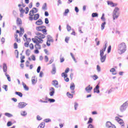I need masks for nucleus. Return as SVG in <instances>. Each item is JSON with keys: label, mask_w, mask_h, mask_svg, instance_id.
<instances>
[{"label": "nucleus", "mask_w": 128, "mask_h": 128, "mask_svg": "<svg viewBox=\"0 0 128 128\" xmlns=\"http://www.w3.org/2000/svg\"><path fill=\"white\" fill-rule=\"evenodd\" d=\"M12 126V122L11 121H8L7 122V126Z\"/></svg>", "instance_id": "09e8293b"}, {"label": "nucleus", "mask_w": 128, "mask_h": 128, "mask_svg": "<svg viewBox=\"0 0 128 128\" xmlns=\"http://www.w3.org/2000/svg\"><path fill=\"white\" fill-rule=\"evenodd\" d=\"M107 4L108 6H112L113 8L114 6H116V4H114L112 2H110V1H108V0L107 1Z\"/></svg>", "instance_id": "aec40b11"}, {"label": "nucleus", "mask_w": 128, "mask_h": 128, "mask_svg": "<svg viewBox=\"0 0 128 128\" xmlns=\"http://www.w3.org/2000/svg\"><path fill=\"white\" fill-rule=\"evenodd\" d=\"M93 120H94L92 119V118H90L88 122V124H92V122Z\"/></svg>", "instance_id": "c03bdc74"}, {"label": "nucleus", "mask_w": 128, "mask_h": 128, "mask_svg": "<svg viewBox=\"0 0 128 128\" xmlns=\"http://www.w3.org/2000/svg\"><path fill=\"white\" fill-rule=\"evenodd\" d=\"M35 40H33L34 44H42V42H44V40L42 39H39L38 40V38L35 39Z\"/></svg>", "instance_id": "4468645a"}, {"label": "nucleus", "mask_w": 128, "mask_h": 128, "mask_svg": "<svg viewBox=\"0 0 128 128\" xmlns=\"http://www.w3.org/2000/svg\"><path fill=\"white\" fill-rule=\"evenodd\" d=\"M68 12H70V10H68V9H66V10H65L64 12V16H68Z\"/></svg>", "instance_id": "58836bf2"}, {"label": "nucleus", "mask_w": 128, "mask_h": 128, "mask_svg": "<svg viewBox=\"0 0 128 128\" xmlns=\"http://www.w3.org/2000/svg\"><path fill=\"white\" fill-rule=\"evenodd\" d=\"M38 12V10L36 9V8H33L32 10H30V13H29V16H34V14H36Z\"/></svg>", "instance_id": "6e6552de"}, {"label": "nucleus", "mask_w": 128, "mask_h": 128, "mask_svg": "<svg viewBox=\"0 0 128 128\" xmlns=\"http://www.w3.org/2000/svg\"><path fill=\"white\" fill-rule=\"evenodd\" d=\"M96 70L98 72H100V70H101L100 66L99 65H97Z\"/></svg>", "instance_id": "603ef678"}, {"label": "nucleus", "mask_w": 128, "mask_h": 128, "mask_svg": "<svg viewBox=\"0 0 128 128\" xmlns=\"http://www.w3.org/2000/svg\"><path fill=\"white\" fill-rule=\"evenodd\" d=\"M98 76L94 74L93 76V80H98Z\"/></svg>", "instance_id": "864d4df0"}, {"label": "nucleus", "mask_w": 128, "mask_h": 128, "mask_svg": "<svg viewBox=\"0 0 128 128\" xmlns=\"http://www.w3.org/2000/svg\"><path fill=\"white\" fill-rule=\"evenodd\" d=\"M118 122V124H121V126H124V121L120 119V120H119Z\"/></svg>", "instance_id": "a18cd8bd"}, {"label": "nucleus", "mask_w": 128, "mask_h": 128, "mask_svg": "<svg viewBox=\"0 0 128 128\" xmlns=\"http://www.w3.org/2000/svg\"><path fill=\"white\" fill-rule=\"evenodd\" d=\"M40 68H42V67H40V66H38V67L37 70H36L38 74H40Z\"/></svg>", "instance_id": "8fccbe9b"}, {"label": "nucleus", "mask_w": 128, "mask_h": 128, "mask_svg": "<svg viewBox=\"0 0 128 128\" xmlns=\"http://www.w3.org/2000/svg\"><path fill=\"white\" fill-rule=\"evenodd\" d=\"M118 10H120V8L118 7H116L113 11V20H116V18H118Z\"/></svg>", "instance_id": "f03ea898"}, {"label": "nucleus", "mask_w": 128, "mask_h": 128, "mask_svg": "<svg viewBox=\"0 0 128 128\" xmlns=\"http://www.w3.org/2000/svg\"><path fill=\"white\" fill-rule=\"evenodd\" d=\"M62 76H64V78H68V74H66V73L64 72H62Z\"/></svg>", "instance_id": "a19ab883"}, {"label": "nucleus", "mask_w": 128, "mask_h": 128, "mask_svg": "<svg viewBox=\"0 0 128 128\" xmlns=\"http://www.w3.org/2000/svg\"><path fill=\"white\" fill-rule=\"evenodd\" d=\"M30 50H34V44L31 43V44H30Z\"/></svg>", "instance_id": "69168bd1"}, {"label": "nucleus", "mask_w": 128, "mask_h": 128, "mask_svg": "<svg viewBox=\"0 0 128 128\" xmlns=\"http://www.w3.org/2000/svg\"><path fill=\"white\" fill-rule=\"evenodd\" d=\"M100 18L102 20V22H104L101 24V30H104V26L106 24V18H104V14L103 13L102 14V16Z\"/></svg>", "instance_id": "39448f33"}, {"label": "nucleus", "mask_w": 128, "mask_h": 128, "mask_svg": "<svg viewBox=\"0 0 128 128\" xmlns=\"http://www.w3.org/2000/svg\"><path fill=\"white\" fill-rule=\"evenodd\" d=\"M45 122H52V120L50 118H47L44 120Z\"/></svg>", "instance_id": "052dcab7"}, {"label": "nucleus", "mask_w": 128, "mask_h": 128, "mask_svg": "<svg viewBox=\"0 0 128 128\" xmlns=\"http://www.w3.org/2000/svg\"><path fill=\"white\" fill-rule=\"evenodd\" d=\"M45 24H49V22H50V21H48V18H45Z\"/></svg>", "instance_id": "5fc2aeb1"}, {"label": "nucleus", "mask_w": 128, "mask_h": 128, "mask_svg": "<svg viewBox=\"0 0 128 128\" xmlns=\"http://www.w3.org/2000/svg\"><path fill=\"white\" fill-rule=\"evenodd\" d=\"M47 42H54V40L52 38V36L50 35L47 36Z\"/></svg>", "instance_id": "412c9836"}, {"label": "nucleus", "mask_w": 128, "mask_h": 128, "mask_svg": "<svg viewBox=\"0 0 128 128\" xmlns=\"http://www.w3.org/2000/svg\"><path fill=\"white\" fill-rule=\"evenodd\" d=\"M4 114L6 116H8V118H12V114L8 112H6Z\"/></svg>", "instance_id": "f704fd0d"}, {"label": "nucleus", "mask_w": 128, "mask_h": 128, "mask_svg": "<svg viewBox=\"0 0 128 128\" xmlns=\"http://www.w3.org/2000/svg\"><path fill=\"white\" fill-rule=\"evenodd\" d=\"M20 14H24V12H26V10H24V8H20Z\"/></svg>", "instance_id": "4c0bfd02"}, {"label": "nucleus", "mask_w": 128, "mask_h": 128, "mask_svg": "<svg viewBox=\"0 0 128 128\" xmlns=\"http://www.w3.org/2000/svg\"><path fill=\"white\" fill-rule=\"evenodd\" d=\"M16 24H22V19H20L18 18H17Z\"/></svg>", "instance_id": "b1692460"}, {"label": "nucleus", "mask_w": 128, "mask_h": 128, "mask_svg": "<svg viewBox=\"0 0 128 128\" xmlns=\"http://www.w3.org/2000/svg\"><path fill=\"white\" fill-rule=\"evenodd\" d=\"M26 68H28V66H30V62L26 61Z\"/></svg>", "instance_id": "e2e57ef3"}, {"label": "nucleus", "mask_w": 128, "mask_h": 128, "mask_svg": "<svg viewBox=\"0 0 128 128\" xmlns=\"http://www.w3.org/2000/svg\"><path fill=\"white\" fill-rule=\"evenodd\" d=\"M128 107V100L124 102L120 108L121 112H124Z\"/></svg>", "instance_id": "7ed1b4c3"}, {"label": "nucleus", "mask_w": 128, "mask_h": 128, "mask_svg": "<svg viewBox=\"0 0 128 128\" xmlns=\"http://www.w3.org/2000/svg\"><path fill=\"white\" fill-rule=\"evenodd\" d=\"M12 14L14 18H16V16H18V12L14 10L12 11Z\"/></svg>", "instance_id": "473e14b6"}, {"label": "nucleus", "mask_w": 128, "mask_h": 128, "mask_svg": "<svg viewBox=\"0 0 128 128\" xmlns=\"http://www.w3.org/2000/svg\"><path fill=\"white\" fill-rule=\"evenodd\" d=\"M6 76L7 80H8V82H12V80L10 79V75H6Z\"/></svg>", "instance_id": "6e6d98bb"}, {"label": "nucleus", "mask_w": 128, "mask_h": 128, "mask_svg": "<svg viewBox=\"0 0 128 128\" xmlns=\"http://www.w3.org/2000/svg\"><path fill=\"white\" fill-rule=\"evenodd\" d=\"M15 94L18 96L20 98H22V92H16Z\"/></svg>", "instance_id": "bb28decb"}, {"label": "nucleus", "mask_w": 128, "mask_h": 128, "mask_svg": "<svg viewBox=\"0 0 128 128\" xmlns=\"http://www.w3.org/2000/svg\"><path fill=\"white\" fill-rule=\"evenodd\" d=\"M35 34L36 36H38V40H42V38H46V36L44 34H42L40 32H36Z\"/></svg>", "instance_id": "1a4fd4ad"}, {"label": "nucleus", "mask_w": 128, "mask_h": 128, "mask_svg": "<svg viewBox=\"0 0 128 128\" xmlns=\"http://www.w3.org/2000/svg\"><path fill=\"white\" fill-rule=\"evenodd\" d=\"M46 28V27L45 26H37L36 27V30H37V32H42V30H43L44 28Z\"/></svg>", "instance_id": "2eb2a0df"}, {"label": "nucleus", "mask_w": 128, "mask_h": 128, "mask_svg": "<svg viewBox=\"0 0 128 128\" xmlns=\"http://www.w3.org/2000/svg\"><path fill=\"white\" fill-rule=\"evenodd\" d=\"M48 102L52 104V102H56V100L54 98H48Z\"/></svg>", "instance_id": "c9c22d12"}, {"label": "nucleus", "mask_w": 128, "mask_h": 128, "mask_svg": "<svg viewBox=\"0 0 128 128\" xmlns=\"http://www.w3.org/2000/svg\"><path fill=\"white\" fill-rule=\"evenodd\" d=\"M30 50L28 49L26 50V56H30Z\"/></svg>", "instance_id": "e433bc0d"}, {"label": "nucleus", "mask_w": 128, "mask_h": 128, "mask_svg": "<svg viewBox=\"0 0 128 128\" xmlns=\"http://www.w3.org/2000/svg\"><path fill=\"white\" fill-rule=\"evenodd\" d=\"M78 104L76 102H75L74 106L75 110H78Z\"/></svg>", "instance_id": "79ce46f5"}, {"label": "nucleus", "mask_w": 128, "mask_h": 128, "mask_svg": "<svg viewBox=\"0 0 128 128\" xmlns=\"http://www.w3.org/2000/svg\"><path fill=\"white\" fill-rule=\"evenodd\" d=\"M31 58H32V60L36 61V56L34 55H32L31 56Z\"/></svg>", "instance_id": "bf43d9fd"}, {"label": "nucleus", "mask_w": 128, "mask_h": 128, "mask_svg": "<svg viewBox=\"0 0 128 128\" xmlns=\"http://www.w3.org/2000/svg\"><path fill=\"white\" fill-rule=\"evenodd\" d=\"M44 60H45V62H48V57L47 56H46L44 57Z\"/></svg>", "instance_id": "0e129e2a"}, {"label": "nucleus", "mask_w": 128, "mask_h": 128, "mask_svg": "<svg viewBox=\"0 0 128 128\" xmlns=\"http://www.w3.org/2000/svg\"><path fill=\"white\" fill-rule=\"evenodd\" d=\"M74 10L76 12H80V10H78V6L75 7Z\"/></svg>", "instance_id": "680f3d73"}, {"label": "nucleus", "mask_w": 128, "mask_h": 128, "mask_svg": "<svg viewBox=\"0 0 128 128\" xmlns=\"http://www.w3.org/2000/svg\"><path fill=\"white\" fill-rule=\"evenodd\" d=\"M66 96L69 98H74V95L72 94H70V92H68L66 93Z\"/></svg>", "instance_id": "c756f323"}, {"label": "nucleus", "mask_w": 128, "mask_h": 128, "mask_svg": "<svg viewBox=\"0 0 128 128\" xmlns=\"http://www.w3.org/2000/svg\"><path fill=\"white\" fill-rule=\"evenodd\" d=\"M35 24L37 26H42V24H44V22H42V19H39L36 22Z\"/></svg>", "instance_id": "dca6fc26"}, {"label": "nucleus", "mask_w": 128, "mask_h": 128, "mask_svg": "<svg viewBox=\"0 0 128 128\" xmlns=\"http://www.w3.org/2000/svg\"><path fill=\"white\" fill-rule=\"evenodd\" d=\"M50 92H49V94L50 96H54V93L56 92V90H54V87H51L50 88Z\"/></svg>", "instance_id": "9d476101"}, {"label": "nucleus", "mask_w": 128, "mask_h": 128, "mask_svg": "<svg viewBox=\"0 0 128 128\" xmlns=\"http://www.w3.org/2000/svg\"><path fill=\"white\" fill-rule=\"evenodd\" d=\"M105 45L104 46L103 48L100 50V52H105L106 50V48H108V41H105Z\"/></svg>", "instance_id": "f3484780"}, {"label": "nucleus", "mask_w": 128, "mask_h": 128, "mask_svg": "<svg viewBox=\"0 0 128 128\" xmlns=\"http://www.w3.org/2000/svg\"><path fill=\"white\" fill-rule=\"evenodd\" d=\"M41 32H43L44 34H48V33H46V32H48V30L46 28L42 30Z\"/></svg>", "instance_id": "37998d69"}, {"label": "nucleus", "mask_w": 128, "mask_h": 128, "mask_svg": "<svg viewBox=\"0 0 128 128\" xmlns=\"http://www.w3.org/2000/svg\"><path fill=\"white\" fill-rule=\"evenodd\" d=\"M106 128H116L114 124H112V122L108 121L106 124Z\"/></svg>", "instance_id": "423d86ee"}, {"label": "nucleus", "mask_w": 128, "mask_h": 128, "mask_svg": "<svg viewBox=\"0 0 128 128\" xmlns=\"http://www.w3.org/2000/svg\"><path fill=\"white\" fill-rule=\"evenodd\" d=\"M40 18V14H36L34 15V20H38Z\"/></svg>", "instance_id": "4be33fe9"}, {"label": "nucleus", "mask_w": 128, "mask_h": 128, "mask_svg": "<svg viewBox=\"0 0 128 128\" xmlns=\"http://www.w3.org/2000/svg\"><path fill=\"white\" fill-rule=\"evenodd\" d=\"M34 48L36 50H40V48H42V46H40V44L38 43L37 44H35Z\"/></svg>", "instance_id": "5701e85b"}, {"label": "nucleus", "mask_w": 128, "mask_h": 128, "mask_svg": "<svg viewBox=\"0 0 128 128\" xmlns=\"http://www.w3.org/2000/svg\"><path fill=\"white\" fill-rule=\"evenodd\" d=\"M94 92H96V94H100V83H98L96 87L94 88Z\"/></svg>", "instance_id": "9b49d317"}, {"label": "nucleus", "mask_w": 128, "mask_h": 128, "mask_svg": "<svg viewBox=\"0 0 128 128\" xmlns=\"http://www.w3.org/2000/svg\"><path fill=\"white\" fill-rule=\"evenodd\" d=\"M1 42H2V44H4V42H6V38H2L1 40H0Z\"/></svg>", "instance_id": "3c124183"}, {"label": "nucleus", "mask_w": 128, "mask_h": 128, "mask_svg": "<svg viewBox=\"0 0 128 128\" xmlns=\"http://www.w3.org/2000/svg\"><path fill=\"white\" fill-rule=\"evenodd\" d=\"M52 74H56V64H52Z\"/></svg>", "instance_id": "f8f14e48"}, {"label": "nucleus", "mask_w": 128, "mask_h": 128, "mask_svg": "<svg viewBox=\"0 0 128 128\" xmlns=\"http://www.w3.org/2000/svg\"><path fill=\"white\" fill-rule=\"evenodd\" d=\"M76 88V85H74V84H72L70 86V88L71 90H74V88Z\"/></svg>", "instance_id": "7c9ffc66"}, {"label": "nucleus", "mask_w": 128, "mask_h": 128, "mask_svg": "<svg viewBox=\"0 0 128 128\" xmlns=\"http://www.w3.org/2000/svg\"><path fill=\"white\" fill-rule=\"evenodd\" d=\"M118 50L120 51L119 52L120 54H122L126 52V43L122 42L119 44Z\"/></svg>", "instance_id": "f257e3e1"}, {"label": "nucleus", "mask_w": 128, "mask_h": 128, "mask_svg": "<svg viewBox=\"0 0 128 128\" xmlns=\"http://www.w3.org/2000/svg\"><path fill=\"white\" fill-rule=\"evenodd\" d=\"M36 118L38 120H42V118H41L40 116L38 115Z\"/></svg>", "instance_id": "338daca9"}, {"label": "nucleus", "mask_w": 128, "mask_h": 128, "mask_svg": "<svg viewBox=\"0 0 128 128\" xmlns=\"http://www.w3.org/2000/svg\"><path fill=\"white\" fill-rule=\"evenodd\" d=\"M42 10H48V7L46 6V3H44V5L42 6Z\"/></svg>", "instance_id": "c85d7f7f"}, {"label": "nucleus", "mask_w": 128, "mask_h": 128, "mask_svg": "<svg viewBox=\"0 0 128 128\" xmlns=\"http://www.w3.org/2000/svg\"><path fill=\"white\" fill-rule=\"evenodd\" d=\"M52 86H54L55 88H58V80H52Z\"/></svg>", "instance_id": "a211bd4d"}, {"label": "nucleus", "mask_w": 128, "mask_h": 128, "mask_svg": "<svg viewBox=\"0 0 128 128\" xmlns=\"http://www.w3.org/2000/svg\"><path fill=\"white\" fill-rule=\"evenodd\" d=\"M26 106H28V104L24 102H20L18 104V108H26Z\"/></svg>", "instance_id": "0eeeda50"}, {"label": "nucleus", "mask_w": 128, "mask_h": 128, "mask_svg": "<svg viewBox=\"0 0 128 128\" xmlns=\"http://www.w3.org/2000/svg\"><path fill=\"white\" fill-rule=\"evenodd\" d=\"M26 12H25V14H28V12L30 11V9L28 8V7H26Z\"/></svg>", "instance_id": "13d9d810"}, {"label": "nucleus", "mask_w": 128, "mask_h": 128, "mask_svg": "<svg viewBox=\"0 0 128 128\" xmlns=\"http://www.w3.org/2000/svg\"><path fill=\"white\" fill-rule=\"evenodd\" d=\"M22 86H24V90H28L29 88H28V86H26V84H24V82H22Z\"/></svg>", "instance_id": "a878e982"}, {"label": "nucleus", "mask_w": 128, "mask_h": 128, "mask_svg": "<svg viewBox=\"0 0 128 128\" xmlns=\"http://www.w3.org/2000/svg\"><path fill=\"white\" fill-rule=\"evenodd\" d=\"M14 48H15V50H16V48H18V44L16 43H14Z\"/></svg>", "instance_id": "774afa93"}, {"label": "nucleus", "mask_w": 128, "mask_h": 128, "mask_svg": "<svg viewBox=\"0 0 128 128\" xmlns=\"http://www.w3.org/2000/svg\"><path fill=\"white\" fill-rule=\"evenodd\" d=\"M29 44H30V42H28V41H27L24 44V46H26V48H28Z\"/></svg>", "instance_id": "de8ad7c7"}, {"label": "nucleus", "mask_w": 128, "mask_h": 128, "mask_svg": "<svg viewBox=\"0 0 128 128\" xmlns=\"http://www.w3.org/2000/svg\"><path fill=\"white\" fill-rule=\"evenodd\" d=\"M44 122H42L38 126V128H44Z\"/></svg>", "instance_id": "cd10ccee"}, {"label": "nucleus", "mask_w": 128, "mask_h": 128, "mask_svg": "<svg viewBox=\"0 0 128 128\" xmlns=\"http://www.w3.org/2000/svg\"><path fill=\"white\" fill-rule=\"evenodd\" d=\"M92 18H98V14L96 12H94L92 15Z\"/></svg>", "instance_id": "2f4dec72"}, {"label": "nucleus", "mask_w": 128, "mask_h": 128, "mask_svg": "<svg viewBox=\"0 0 128 128\" xmlns=\"http://www.w3.org/2000/svg\"><path fill=\"white\" fill-rule=\"evenodd\" d=\"M28 114L26 111H23L22 112H21V116H26Z\"/></svg>", "instance_id": "49530a36"}, {"label": "nucleus", "mask_w": 128, "mask_h": 128, "mask_svg": "<svg viewBox=\"0 0 128 128\" xmlns=\"http://www.w3.org/2000/svg\"><path fill=\"white\" fill-rule=\"evenodd\" d=\"M66 28H67V30L68 32H70L71 30H72V27L68 25V24H66Z\"/></svg>", "instance_id": "72a5a7b5"}, {"label": "nucleus", "mask_w": 128, "mask_h": 128, "mask_svg": "<svg viewBox=\"0 0 128 128\" xmlns=\"http://www.w3.org/2000/svg\"><path fill=\"white\" fill-rule=\"evenodd\" d=\"M92 87H90V85H88L85 88V90L88 93L90 94L92 92Z\"/></svg>", "instance_id": "ddd939ff"}, {"label": "nucleus", "mask_w": 128, "mask_h": 128, "mask_svg": "<svg viewBox=\"0 0 128 128\" xmlns=\"http://www.w3.org/2000/svg\"><path fill=\"white\" fill-rule=\"evenodd\" d=\"M112 50V46H109L108 48L107 52L108 54H110V51Z\"/></svg>", "instance_id": "ea45409f"}, {"label": "nucleus", "mask_w": 128, "mask_h": 128, "mask_svg": "<svg viewBox=\"0 0 128 128\" xmlns=\"http://www.w3.org/2000/svg\"><path fill=\"white\" fill-rule=\"evenodd\" d=\"M110 72H112V74H114V75L116 74V68H112L110 70Z\"/></svg>", "instance_id": "393cba45"}, {"label": "nucleus", "mask_w": 128, "mask_h": 128, "mask_svg": "<svg viewBox=\"0 0 128 128\" xmlns=\"http://www.w3.org/2000/svg\"><path fill=\"white\" fill-rule=\"evenodd\" d=\"M3 88H4L6 92H8V85H4Z\"/></svg>", "instance_id": "4d7b16f0"}, {"label": "nucleus", "mask_w": 128, "mask_h": 128, "mask_svg": "<svg viewBox=\"0 0 128 128\" xmlns=\"http://www.w3.org/2000/svg\"><path fill=\"white\" fill-rule=\"evenodd\" d=\"M104 52L100 51V60L101 62H104L106 59V54L104 56Z\"/></svg>", "instance_id": "20e7f679"}, {"label": "nucleus", "mask_w": 128, "mask_h": 128, "mask_svg": "<svg viewBox=\"0 0 128 128\" xmlns=\"http://www.w3.org/2000/svg\"><path fill=\"white\" fill-rule=\"evenodd\" d=\"M3 72H8V66H6V63L3 64Z\"/></svg>", "instance_id": "6ab92c4d"}]
</instances>
